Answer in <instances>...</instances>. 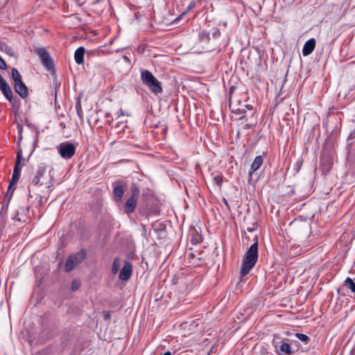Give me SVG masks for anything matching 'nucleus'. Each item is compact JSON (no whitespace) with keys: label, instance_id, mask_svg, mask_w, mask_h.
<instances>
[{"label":"nucleus","instance_id":"29","mask_svg":"<svg viewBox=\"0 0 355 355\" xmlns=\"http://www.w3.org/2000/svg\"><path fill=\"white\" fill-rule=\"evenodd\" d=\"M200 242H201L200 237H199V238H195V239H194V238H193V239H191V243H192L193 244H197V243H199Z\"/></svg>","mask_w":355,"mask_h":355},{"label":"nucleus","instance_id":"19","mask_svg":"<svg viewBox=\"0 0 355 355\" xmlns=\"http://www.w3.org/2000/svg\"><path fill=\"white\" fill-rule=\"evenodd\" d=\"M343 286L350 289L352 292L355 293V283L350 277H347L345 280Z\"/></svg>","mask_w":355,"mask_h":355},{"label":"nucleus","instance_id":"1","mask_svg":"<svg viewBox=\"0 0 355 355\" xmlns=\"http://www.w3.org/2000/svg\"><path fill=\"white\" fill-rule=\"evenodd\" d=\"M258 260V241L257 240L248 249L245 254L241 268L242 277L248 275Z\"/></svg>","mask_w":355,"mask_h":355},{"label":"nucleus","instance_id":"32","mask_svg":"<svg viewBox=\"0 0 355 355\" xmlns=\"http://www.w3.org/2000/svg\"><path fill=\"white\" fill-rule=\"evenodd\" d=\"M12 195H13V190L12 191L11 193H6L5 197L8 198L9 200H11Z\"/></svg>","mask_w":355,"mask_h":355},{"label":"nucleus","instance_id":"33","mask_svg":"<svg viewBox=\"0 0 355 355\" xmlns=\"http://www.w3.org/2000/svg\"><path fill=\"white\" fill-rule=\"evenodd\" d=\"M213 35H214V36H218V35H220V31H219V29H218V28H215V31H214V32L213 33Z\"/></svg>","mask_w":355,"mask_h":355},{"label":"nucleus","instance_id":"22","mask_svg":"<svg viewBox=\"0 0 355 355\" xmlns=\"http://www.w3.org/2000/svg\"><path fill=\"white\" fill-rule=\"evenodd\" d=\"M295 337L297 338L300 340L307 344L310 341V338L303 334L297 333L295 334Z\"/></svg>","mask_w":355,"mask_h":355},{"label":"nucleus","instance_id":"4","mask_svg":"<svg viewBox=\"0 0 355 355\" xmlns=\"http://www.w3.org/2000/svg\"><path fill=\"white\" fill-rule=\"evenodd\" d=\"M86 257L85 250H81L79 252L71 254L65 263L64 269L67 272L72 270L77 265L83 261Z\"/></svg>","mask_w":355,"mask_h":355},{"label":"nucleus","instance_id":"6","mask_svg":"<svg viewBox=\"0 0 355 355\" xmlns=\"http://www.w3.org/2000/svg\"><path fill=\"white\" fill-rule=\"evenodd\" d=\"M58 150L62 158L70 159L76 153V147L73 144L65 141L58 145Z\"/></svg>","mask_w":355,"mask_h":355},{"label":"nucleus","instance_id":"40","mask_svg":"<svg viewBox=\"0 0 355 355\" xmlns=\"http://www.w3.org/2000/svg\"><path fill=\"white\" fill-rule=\"evenodd\" d=\"M120 113H121V114H123V111H122V110H120Z\"/></svg>","mask_w":355,"mask_h":355},{"label":"nucleus","instance_id":"23","mask_svg":"<svg viewBox=\"0 0 355 355\" xmlns=\"http://www.w3.org/2000/svg\"><path fill=\"white\" fill-rule=\"evenodd\" d=\"M214 182L218 187H221L223 184V175L220 174L214 175L213 176Z\"/></svg>","mask_w":355,"mask_h":355},{"label":"nucleus","instance_id":"17","mask_svg":"<svg viewBox=\"0 0 355 355\" xmlns=\"http://www.w3.org/2000/svg\"><path fill=\"white\" fill-rule=\"evenodd\" d=\"M114 196L116 201H120L124 193V189L122 185H118L114 189Z\"/></svg>","mask_w":355,"mask_h":355},{"label":"nucleus","instance_id":"15","mask_svg":"<svg viewBox=\"0 0 355 355\" xmlns=\"http://www.w3.org/2000/svg\"><path fill=\"white\" fill-rule=\"evenodd\" d=\"M21 174V167L15 166L13 169V173L10 182V187H13L19 180Z\"/></svg>","mask_w":355,"mask_h":355},{"label":"nucleus","instance_id":"28","mask_svg":"<svg viewBox=\"0 0 355 355\" xmlns=\"http://www.w3.org/2000/svg\"><path fill=\"white\" fill-rule=\"evenodd\" d=\"M10 200H9L8 198L5 197L3 199V201L2 208H5L6 209H7L8 205L10 203Z\"/></svg>","mask_w":355,"mask_h":355},{"label":"nucleus","instance_id":"5","mask_svg":"<svg viewBox=\"0 0 355 355\" xmlns=\"http://www.w3.org/2000/svg\"><path fill=\"white\" fill-rule=\"evenodd\" d=\"M35 53L40 57L42 65L47 69L53 68V61L49 52L44 47L35 49Z\"/></svg>","mask_w":355,"mask_h":355},{"label":"nucleus","instance_id":"3","mask_svg":"<svg viewBox=\"0 0 355 355\" xmlns=\"http://www.w3.org/2000/svg\"><path fill=\"white\" fill-rule=\"evenodd\" d=\"M272 345L278 355H291L293 353L291 344L287 343L285 339L282 338L279 336H274Z\"/></svg>","mask_w":355,"mask_h":355},{"label":"nucleus","instance_id":"14","mask_svg":"<svg viewBox=\"0 0 355 355\" xmlns=\"http://www.w3.org/2000/svg\"><path fill=\"white\" fill-rule=\"evenodd\" d=\"M85 52V48L83 46L78 48L75 51L74 59L77 64H80L84 62Z\"/></svg>","mask_w":355,"mask_h":355},{"label":"nucleus","instance_id":"39","mask_svg":"<svg viewBox=\"0 0 355 355\" xmlns=\"http://www.w3.org/2000/svg\"><path fill=\"white\" fill-rule=\"evenodd\" d=\"M238 111H239V112H245L243 109L241 110V108H239V109H238Z\"/></svg>","mask_w":355,"mask_h":355},{"label":"nucleus","instance_id":"2","mask_svg":"<svg viewBox=\"0 0 355 355\" xmlns=\"http://www.w3.org/2000/svg\"><path fill=\"white\" fill-rule=\"evenodd\" d=\"M141 80L150 91L155 94H161L163 92L162 83L148 70L141 71Z\"/></svg>","mask_w":355,"mask_h":355},{"label":"nucleus","instance_id":"26","mask_svg":"<svg viewBox=\"0 0 355 355\" xmlns=\"http://www.w3.org/2000/svg\"><path fill=\"white\" fill-rule=\"evenodd\" d=\"M80 286V281L79 280H77V279H75L72 282V284H71V289L73 291H76L78 290Z\"/></svg>","mask_w":355,"mask_h":355},{"label":"nucleus","instance_id":"13","mask_svg":"<svg viewBox=\"0 0 355 355\" xmlns=\"http://www.w3.org/2000/svg\"><path fill=\"white\" fill-rule=\"evenodd\" d=\"M263 162V159L261 155L257 156L255 157V159H254V161L251 165L250 171H249L250 179L251 178L252 173L254 172H255L256 171H257L261 167Z\"/></svg>","mask_w":355,"mask_h":355},{"label":"nucleus","instance_id":"36","mask_svg":"<svg viewBox=\"0 0 355 355\" xmlns=\"http://www.w3.org/2000/svg\"><path fill=\"white\" fill-rule=\"evenodd\" d=\"M163 355H172L171 352L169 351L166 352Z\"/></svg>","mask_w":355,"mask_h":355},{"label":"nucleus","instance_id":"38","mask_svg":"<svg viewBox=\"0 0 355 355\" xmlns=\"http://www.w3.org/2000/svg\"><path fill=\"white\" fill-rule=\"evenodd\" d=\"M247 230H248V232H252V231H253V229H252V228H250V227H248V228L247 229Z\"/></svg>","mask_w":355,"mask_h":355},{"label":"nucleus","instance_id":"20","mask_svg":"<svg viewBox=\"0 0 355 355\" xmlns=\"http://www.w3.org/2000/svg\"><path fill=\"white\" fill-rule=\"evenodd\" d=\"M12 78L14 81V84L22 80L21 76L19 71L16 68H13L11 71Z\"/></svg>","mask_w":355,"mask_h":355},{"label":"nucleus","instance_id":"25","mask_svg":"<svg viewBox=\"0 0 355 355\" xmlns=\"http://www.w3.org/2000/svg\"><path fill=\"white\" fill-rule=\"evenodd\" d=\"M199 37L201 40L209 41L210 40L209 33L205 31H202L200 33Z\"/></svg>","mask_w":355,"mask_h":355},{"label":"nucleus","instance_id":"35","mask_svg":"<svg viewBox=\"0 0 355 355\" xmlns=\"http://www.w3.org/2000/svg\"><path fill=\"white\" fill-rule=\"evenodd\" d=\"M123 59L127 62H130V59L126 55H123Z\"/></svg>","mask_w":355,"mask_h":355},{"label":"nucleus","instance_id":"37","mask_svg":"<svg viewBox=\"0 0 355 355\" xmlns=\"http://www.w3.org/2000/svg\"><path fill=\"white\" fill-rule=\"evenodd\" d=\"M245 107L248 109V110H251L252 108V105H245Z\"/></svg>","mask_w":355,"mask_h":355},{"label":"nucleus","instance_id":"24","mask_svg":"<svg viewBox=\"0 0 355 355\" xmlns=\"http://www.w3.org/2000/svg\"><path fill=\"white\" fill-rule=\"evenodd\" d=\"M22 159V150L19 149L17 153L15 166L21 167V162Z\"/></svg>","mask_w":355,"mask_h":355},{"label":"nucleus","instance_id":"27","mask_svg":"<svg viewBox=\"0 0 355 355\" xmlns=\"http://www.w3.org/2000/svg\"><path fill=\"white\" fill-rule=\"evenodd\" d=\"M7 64L4 61V60L0 56V69H7Z\"/></svg>","mask_w":355,"mask_h":355},{"label":"nucleus","instance_id":"9","mask_svg":"<svg viewBox=\"0 0 355 355\" xmlns=\"http://www.w3.org/2000/svg\"><path fill=\"white\" fill-rule=\"evenodd\" d=\"M14 89L21 98H26L28 96V89L22 80L15 83Z\"/></svg>","mask_w":355,"mask_h":355},{"label":"nucleus","instance_id":"10","mask_svg":"<svg viewBox=\"0 0 355 355\" xmlns=\"http://www.w3.org/2000/svg\"><path fill=\"white\" fill-rule=\"evenodd\" d=\"M44 172L45 169L44 168H40L37 171L36 175L32 180V184L34 185H46V188H49L52 185V183H44L43 181H41V179L44 177Z\"/></svg>","mask_w":355,"mask_h":355},{"label":"nucleus","instance_id":"8","mask_svg":"<svg viewBox=\"0 0 355 355\" xmlns=\"http://www.w3.org/2000/svg\"><path fill=\"white\" fill-rule=\"evenodd\" d=\"M132 272V264L128 262L125 261L124 266H123L122 269L121 270L119 278L121 280L125 281L130 278Z\"/></svg>","mask_w":355,"mask_h":355},{"label":"nucleus","instance_id":"16","mask_svg":"<svg viewBox=\"0 0 355 355\" xmlns=\"http://www.w3.org/2000/svg\"><path fill=\"white\" fill-rule=\"evenodd\" d=\"M0 51L10 56H13L15 53L12 48L3 41H0Z\"/></svg>","mask_w":355,"mask_h":355},{"label":"nucleus","instance_id":"31","mask_svg":"<svg viewBox=\"0 0 355 355\" xmlns=\"http://www.w3.org/2000/svg\"><path fill=\"white\" fill-rule=\"evenodd\" d=\"M355 139V130L350 132L348 139Z\"/></svg>","mask_w":355,"mask_h":355},{"label":"nucleus","instance_id":"30","mask_svg":"<svg viewBox=\"0 0 355 355\" xmlns=\"http://www.w3.org/2000/svg\"><path fill=\"white\" fill-rule=\"evenodd\" d=\"M195 6V3L194 2H192L189 6V7L187 8V11L183 12V15L185 14L187 12H188L189 10H190L191 8H193V7Z\"/></svg>","mask_w":355,"mask_h":355},{"label":"nucleus","instance_id":"7","mask_svg":"<svg viewBox=\"0 0 355 355\" xmlns=\"http://www.w3.org/2000/svg\"><path fill=\"white\" fill-rule=\"evenodd\" d=\"M0 90L4 96L12 103V92L10 85L6 82L4 78L0 75Z\"/></svg>","mask_w":355,"mask_h":355},{"label":"nucleus","instance_id":"18","mask_svg":"<svg viewBox=\"0 0 355 355\" xmlns=\"http://www.w3.org/2000/svg\"><path fill=\"white\" fill-rule=\"evenodd\" d=\"M121 267V260L119 257H116L114 259L112 266V272L115 275L118 272L119 270V268Z\"/></svg>","mask_w":355,"mask_h":355},{"label":"nucleus","instance_id":"34","mask_svg":"<svg viewBox=\"0 0 355 355\" xmlns=\"http://www.w3.org/2000/svg\"><path fill=\"white\" fill-rule=\"evenodd\" d=\"M12 187H10V184L8 185V190H7V193H11V192H12V191H11Z\"/></svg>","mask_w":355,"mask_h":355},{"label":"nucleus","instance_id":"21","mask_svg":"<svg viewBox=\"0 0 355 355\" xmlns=\"http://www.w3.org/2000/svg\"><path fill=\"white\" fill-rule=\"evenodd\" d=\"M139 193L140 191L137 185L136 184H132L131 185V196L130 197L138 199Z\"/></svg>","mask_w":355,"mask_h":355},{"label":"nucleus","instance_id":"11","mask_svg":"<svg viewBox=\"0 0 355 355\" xmlns=\"http://www.w3.org/2000/svg\"><path fill=\"white\" fill-rule=\"evenodd\" d=\"M315 46V40L311 38L306 41L303 46L302 53L304 56L310 55L314 50Z\"/></svg>","mask_w":355,"mask_h":355},{"label":"nucleus","instance_id":"12","mask_svg":"<svg viewBox=\"0 0 355 355\" xmlns=\"http://www.w3.org/2000/svg\"><path fill=\"white\" fill-rule=\"evenodd\" d=\"M137 205V199L129 197L125 205V212L127 214L132 213Z\"/></svg>","mask_w":355,"mask_h":355}]
</instances>
